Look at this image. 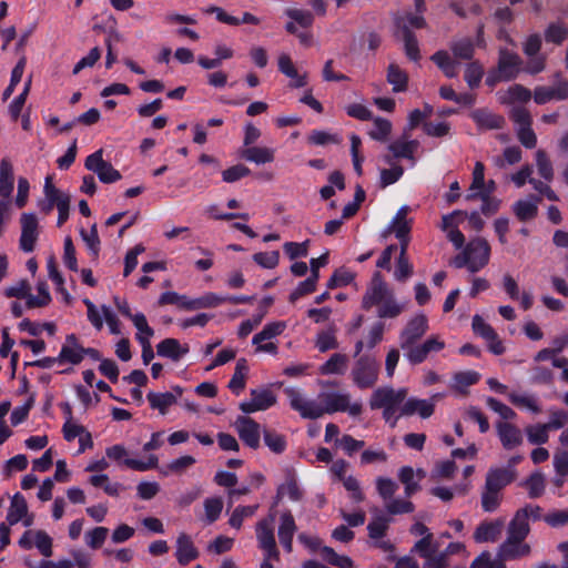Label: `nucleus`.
Here are the masks:
<instances>
[{"mask_svg": "<svg viewBox=\"0 0 568 568\" xmlns=\"http://www.w3.org/2000/svg\"><path fill=\"white\" fill-rule=\"evenodd\" d=\"M285 395L290 400L291 407L298 412L303 418L316 419L324 414H333L335 412H347L351 416L356 417L361 415L363 406L361 403L351 404V396L348 394H322V402L324 405L308 400L303 397L301 392L293 387L284 389Z\"/></svg>", "mask_w": 568, "mask_h": 568, "instance_id": "1", "label": "nucleus"}, {"mask_svg": "<svg viewBox=\"0 0 568 568\" xmlns=\"http://www.w3.org/2000/svg\"><path fill=\"white\" fill-rule=\"evenodd\" d=\"M516 464H507L505 467L490 468L486 475V483L484 491L481 493V507L486 513L495 511L501 501L499 493L516 477Z\"/></svg>", "mask_w": 568, "mask_h": 568, "instance_id": "2", "label": "nucleus"}, {"mask_svg": "<svg viewBox=\"0 0 568 568\" xmlns=\"http://www.w3.org/2000/svg\"><path fill=\"white\" fill-rule=\"evenodd\" d=\"M521 63L523 61L517 53L507 49H500L497 67L488 72L486 84L493 88L498 82L516 79Z\"/></svg>", "mask_w": 568, "mask_h": 568, "instance_id": "3", "label": "nucleus"}, {"mask_svg": "<svg viewBox=\"0 0 568 568\" xmlns=\"http://www.w3.org/2000/svg\"><path fill=\"white\" fill-rule=\"evenodd\" d=\"M30 285L28 281L21 280L16 285L10 286L6 290V296L8 297H17V298H27L26 305L28 308L34 307H43L47 306L51 302V296L48 290V286L44 282H40L37 285L38 292H40V297H36L30 293Z\"/></svg>", "mask_w": 568, "mask_h": 568, "instance_id": "4", "label": "nucleus"}, {"mask_svg": "<svg viewBox=\"0 0 568 568\" xmlns=\"http://www.w3.org/2000/svg\"><path fill=\"white\" fill-rule=\"evenodd\" d=\"M378 372L377 361L373 356L363 355L356 361L351 375L359 388H371L377 382Z\"/></svg>", "mask_w": 568, "mask_h": 568, "instance_id": "5", "label": "nucleus"}, {"mask_svg": "<svg viewBox=\"0 0 568 568\" xmlns=\"http://www.w3.org/2000/svg\"><path fill=\"white\" fill-rule=\"evenodd\" d=\"M87 170L94 172L102 183H113L121 179V173L113 165L103 160V150L90 154L84 162Z\"/></svg>", "mask_w": 568, "mask_h": 568, "instance_id": "6", "label": "nucleus"}, {"mask_svg": "<svg viewBox=\"0 0 568 568\" xmlns=\"http://www.w3.org/2000/svg\"><path fill=\"white\" fill-rule=\"evenodd\" d=\"M407 388L394 389L392 386H383L376 388L369 398V407L372 409L379 408H399L407 396Z\"/></svg>", "mask_w": 568, "mask_h": 568, "instance_id": "7", "label": "nucleus"}, {"mask_svg": "<svg viewBox=\"0 0 568 568\" xmlns=\"http://www.w3.org/2000/svg\"><path fill=\"white\" fill-rule=\"evenodd\" d=\"M392 290L388 288L386 282L383 280L379 272H375L369 286L362 298V307L366 311L373 306H379L390 294Z\"/></svg>", "mask_w": 568, "mask_h": 568, "instance_id": "8", "label": "nucleus"}, {"mask_svg": "<svg viewBox=\"0 0 568 568\" xmlns=\"http://www.w3.org/2000/svg\"><path fill=\"white\" fill-rule=\"evenodd\" d=\"M21 236L20 248L30 253L34 250L39 237V221L34 213H22L20 217Z\"/></svg>", "mask_w": 568, "mask_h": 568, "instance_id": "9", "label": "nucleus"}, {"mask_svg": "<svg viewBox=\"0 0 568 568\" xmlns=\"http://www.w3.org/2000/svg\"><path fill=\"white\" fill-rule=\"evenodd\" d=\"M273 517L270 519H262L256 525V537L260 548L267 555V557L280 558V551L276 547L274 537V529L272 526Z\"/></svg>", "mask_w": 568, "mask_h": 568, "instance_id": "10", "label": "nucleus"}, {"mask_svg": "<svg viewBox=\"0 0 568 568\" xmlns=\"http://www.w3.org/2000/svg\"><path fill=\"white\" fill-rule=\"evenodd\" d=\"M555 87H537L534 91V100L537 104H545L551 100L562 101L568 99V82L560 73L556 74Z\"/></svg>", "mask_w": 568, "mask_h": 568, "instance_id": "11", "label": "nucleus"}, {"mask_svg": "<svg viewBox=\"0 0 568 568\" xmlns=\"http://www.w3.org/2000/svg\"><path fill=\"white\" fill-rule=\"evenodd\" d=\"M428 329V322L425 314L413 317L400 333V347L406 349L415 344Z\"/></svg>", "mask_w": 568, "mask_h": 568, "instance_id": "12", "label": "nucleus"}, {"mask_svg": "<svg viewBox=\"0 0 568 568\" xmlns=\"http://www.w3.org/2000/svg\"><path fill=\"white\" fill-rule=\"evenodd\" d=\"M466 251L470 261V273H476L487 265L489 261L490 247L485 239H476L466 245Z\"/></svg>", "mask_w": 568, "mask_h": 568, "instance_id": "13", "label": "nucleus"}, {"mask_svg": "<svg viewBox=\"0 0 568 568\" xmlns=\"http://www.w3.org/2000/svg\"><path fill=\"white\" fill-rule=\"evenodd\" d=\"M251 399L240 404V409L245 414L265 410L276 403V396L267 388L252 389Z\"/></svg>", "mask_w": 568, "mask_h": 568, "instance_id": "14", "label": "nucleus"}, {"mask_svg": "<svg viewBox=\"0 0 568 568\" xmlns=\"http://www.w3.org/2000/svg\"><path fill=\"white\" fill-rule=\"evenodd\" d=\"M234 427L240 438L251 448L260 446V425L251 417L239 416L234 422Z\"/></svg>", "mask_w": 568, "mask_h": 568, "instance_id": "15", "label": "nucleus"}, {"mask_svg": "<svg viewBox=\"0 0 568 568\" xmlns=\"http://www.w3.org/2000/svg\"><path fill=\"white\" fill-rule=\"evenodd\" d=\"M444 346V342L438 341L436 337H430L420 345L413 344L410 347L406 348L405 356L412 364H420L427 358L430 352H438L443 349Z\"/></svg>", "mask_w": 568, "mask_h": 568, "instance_id": "16", "label": "nucleus"}, {"mask_svg": "<svg viewBox=\"0 0 568 568\" xmlns=\"http://www.w3.org/2000/svg\"><path fill=\"white\" fill-rule=\"evenodd\" d=\"M83 346L74 334L67 335L65 343L62 345L58 359L60 364L70 363L78 365L83 359Z\"/></svg>", "mask_w": 568, "mask_h": 568, "instance_id": "17", "label": "nucleus"}, {"mask_svg": "<svg viewBox=\"0 0 568 568\" xmlns=\"http://www.w3.org/2000/svg\"><path fill=\"white\" fill-rule=\"evenodd\" d=\"M200 552L194 546L192 537L181 532L176 538L175 558L181 566H186L199 557Z\"/></svg>", "mask_w": 568, "mask_h": 568, "instance_id": "18", "label": "nucleus"}, {"mask_svg": "<svg viewBox=\"0 0 568 568\" xmlns=\"http://www.w3.org/2000/svg\"><path fill=\"white\" fill-rule=\"evenodd\" d=\"M284 13L291 19V21L285 24V31L290 34L296 36L298 32L297 26L306 29L310 28L314 21V16L308 10L287 8Z\"/></svg>", "mask_w": 568, "mask_h": 568, "instance_id": "19", "label": "nucleus"}, {"mask_svg": "<svg viewBox=\"0 0 568 568\" xmlns=\"http://www.w3.org/2000/svg\"><path fill=\"white\" fill-rule=\"evenodd\" d=\"M394 23H395L396 28L400 29L403 32V40H404L406 55L413 61H418L420 59V52H419V47H418V41H417L416 36L408 28L403 16H396L394 18Z\"/></svg>", "mask_w": 568, "mask_h": 568, "instance_id": "20", "label": "nucleus"}, {"mask_svg": "<svg viewBox=\"0 0 568 568\" xmlns=\"http://www.w3.org/2000/svg\"><path fill=\"white\" fill-rule=\"evenodd\" d=\"M434 410L435 404L433 400L410 397L399 407V416L418 414L422 418H428L434 414Z\"/></svg>", "mask_w": 568, "mask_h": 568, "instance_id": "21", "label": "nucleus"}, {"mask_svg": "<svg viewBox=\"0 0 568 568\" xmlns=\"http://www.w3.org/2000/svg\"><path fill=\"white\" fill-rule=\"evenodd\" d=\"M526 509H518L510 520L507 529V538L524 541L530 531Z\"/></svg>", "mask_w": 568, "mask_h": 568, "instance_id": "22", "label": "nucleus"}, {"mask_svg": "<svg viewBox=\"0 0 568 568\" xmlns=\"http://www.w3.org/2000/svg\"><path fill=\"white\" fill-rule=\"evenodd\" d=\"M296 531V525L291 511H285L281 515L278 526V539L283 548L292 551L293 537Z\"/></svg>", "mask_w": 568, "mask_h": 568, "instance_id": "23", "label": "nucleus"}, {"mask_svg": "<svg viewBox=\"0 0 568 568\" xmlns=\"http://www.w3.org/2000/svg\"><path fill=\"white\" fill-rule=\"evenodd\" d=\"M496 427L504 448L513 449L521 444L523 435L517 426L510 423L499 422Z\"/></svg>", "mask_w": 568, "mask_h": 568, "instance_id": "24", "label": "nucleus"}, {"mask_svg": "<svg viewBox=\"0 0 568 568\" xmlns=\"http://www.w3.org/2000/svg\"><path fill=\"white\" fill-rule=\"evenodd\" d=\"M189 353V346H182L176 338H165L156 345V354L178 362Z\"/></svg>", "mask_w": 568, "mask_h": 568, "instance_id": "25", "label": "nucleus"}, {"mask_svg": "<svg viewBox=\"0 0 568 568\" xmlns=\"http://www.w3.org/2000/svg\"><path fill=\"white\" fill-rule=\"evenodd\" d=\"M470 118L475 121L479 129L484 130L501 129L505 124L503 116L494 114L487 109H476L471 111Z\"/></svg>", "mask_w": 568, "mask_h": 568, "instance_id": "26", "label": "nucleus"}, {"mask_svg": "<svg viewBox=\"0 0 568 568\" xmlns=\"http://www.w3.org/2000/svg\"><path fill=\"white\" fill-rule=\"evenodd\" d=\"M501 520L483 521L477 526L474 532V539L476 542L496 541L501 534Z\"/></svg>", "mask_w": 568, "mask_h": 568, "instance_id": "27", "label": "nucleus"}, {"mask_svg": "<svg viewBox=\"0 0 568 568\" xmlns=\"http://www.w3.org/2000/svg\"><path fill=\"white\" fill-rule=\"evenodd\" d=\"M274 300L272 296L264 297L258 305L257 314H254L252 320H247L242 322L239 328L240 337L247 336L260 323L263 317L266 315L268 307L273 304Z\"/></svg>", "mask_w": 568, "mask_h": 568, "instance_id": "28", "label": "nucleus"}, {"mask_svg": "<svg viewBox=\"0 0 568 568\" xmlns=\"http://www.w3.org/2000/svg\"><path fill=\"white\" fill-rule=\"evenodd\" d=\"M400 483L405 486L406 496L413 495L419 489L418 481L425 477L423 469H417L415 473L410 466H404L398 474Z\"/></svg>", "mask_w": 568, "mask_h": 568, "instance_id": "29", "label": "nucleus"}, {"mask_svg": "<svg viewBox=\"0 0 568 568\" xmlns=\"http://www.w3.org/2000/svg\"><path fill=\"white\" fill-rule=\"evenodd\" d=\"M408 206H402L394 216L390 225L385 231L384 236L394 233L396 237H406L410 232V221L406 219Z\"/></svg>", "mask_w": 568, "mask_h": 568, "instance_id": "30", "label": "nucleus"}, {"mask_svg": "<svg viewBox=\"0 0 568 568\" xmlns=\"http://www.w3.org/2000/svg\"><path fill=\"white\" fill-rule=\"evenodd\" d=\"M386 80L395 93L405 92L408 88V74L395 63L388 65Z\"/></svg>", "mask_w": 568, "mask_h": 568, "instance_id": "31", "label": "nucleus"}, {"mask_svg": "<svg viewBox=\"0 0 568 568\" xmlns=\"http://www.w3.org/2000/svg\"><path fill=\"white\" fill-rule=\"evenodd\" d=\"M223 304V298L215 293H207L199 298L187 300L181 303V307L187 311L216 307Z\"/></svg>", "mask_w": 568, "mask_h": 568, "instance_id": "32", "label": "nucleus"}, {"mask_svg": "<svg viewBox=\"0 0 568 568\" xmlns=\"http://www.w3.org/2000/svg\"><path fill=\"white\" fill-rule=\"evenodd\" d=\"M520 486L527 489L529 498L536 499L545 493L546 478L540 471L536 470L523 480Z\"/></svg>", "mask_w": 568, "mask_h": 568, "instance_id": "33", "label": "nucleus"}, {"mask_svg": "<svg viewBox=\"0 0 568 568\" xmlns=\"http://www.w3.org/2000/svg\"><path fill=\"white\" fill-rule=\"evenodd\" d=\"M64 438L69 442L73 440L75 437L80 436L79 452H84L88 446H92V439L89 433L85 436H82L84 433V427L78 424H74L72 420H65L63 425Z\"/></svg>", "mask_w": 568, "mask_h": 568, "instance_id": "34", "label": "nucleus"}, {"mask_svg": "<svg viewBox=\"0 0 568 568\" xmlns=\"http://www.w3.org/2000/svg\"><path fill=\"white\" fill-rule=\"evenodd\" d=\"M418 145H419V143L417 140H410V141L396 140V141L392 142L387 149L390 153H394V155L397 159L403 158V159H408L412 162H414L415 161L414 154H415Z\"/></svg>", "mask_w": 568, "mask_h": 568, "instance_id": "35", "label": "nucleus"}, {"mask_svg": "<svg viewBox=\"0 0 568 568\" xmlns=\"http://www.w3.org/2000/svg\"><path fill=\"white\" fill-rule=\"evenodd\" d=\"M247 373V361L245 358H239L235 365L234 374L229 382L227 387L235 394L241 393L245 388Z\"/></svg>", "mask_w": 568, "mask_h": 568, "instance_id": "36", "label": "nucleus"}, {"mask_svg": "<svg viewBox=\"0 0 568 568\" xmlns=\"http://www.w3.org/2000/svg\"><path fill=\"white\" fill-rule=\"evenodd\" d=\"M13 168L9 160L0 162V196L9 197L13 191Z\"/></svg>", "mask_w": 568, "mask_h": 568, "instance_id": "37", "label": "nucleus"}, {"mask_svg": "<svg viewBox=\"0 0 568 568\" xmlns=\"http://www.w3.org/2000/svg\"><path fill=\"white\" fill-rule=\"evenodd\" d=\"M28 513V505L24 497L17 493L12 499L7 514V520L10 526L18 524Z\"/></svg>", "mask_w": 568, "mask_h": 568, "instance_id": "38", "label": "nucleus"}, {"mask_svg": "<svg viewBox=\"0 0 568 568\" xmlns=\"http://www.w3.org/2000/svg\"><path fill=\"white\" fill-rule=\"evenodd\" d=\"M240 155L242 159L254 162L256 164H264L274 160V152L268 148H246L241 151Z\"/></svg>", "mask_w": 568, "mask_h": 568, "instance_id": "39", "label": "nucleus"}, {"mask_svg": "<svg viewBox=\"0 0 568 568\" xmlns=\"http://www.w3.org/2000/svg\"><path fill=\"white\" fill-rule=\"evenodd\" d=\"M530 546L523 544V541H516L507 538L500 546V555L505 559H517L529 555Z\"/></svg>", "mask_w": 568, "mask_h": 568, "instance_id": "40", "label": "nucleus"}, {"mask_svg": "<svg viewBox=\"0 0 568 568\" xmlns=\"http://www.w3.org/2000/svg\"><path fill=\"white\" fill-rule=\"evenodd\" d=\"M148 400L153 409H158L162 415L166 414L168 408L176 403V395L173 393H155L148 394Z\"/></svg>", "mask_w": 568, "mask_h": 568, "instance_id": "41", "label": "nucleus"}, {"mask_svg": "<svg viewBox=\"0 0 568 568\" xmlns=\"http://www.w3.org/2000/svg\"><path fill=\"white\" fill-rule=\"evenodd\" d=\"M347 362L348 359L346 355L335 353L324 365H322L321 373L325 375L344 374L347 367Z\"/></svg>", "mask_w": 568, "mask_h": 568, "instance_id": "42", "label": "nucleus"}, {"mask_svg": "<svg viewBox=\"0 0 568 568\" xmlns=\"http://www.w3.org/2000/svg\"><path fill=\"white\" fill-rule=\"evenodd\" d=\"M513 211L519 221L526 222L537 216L538 207L535 202L520 200L514 204Z\"/></svg>", "mask_w": 568, "mask_h": 568, "instance_id": "43", "label": "nucleus"}, {"mask_svg": "<svg viewBox=\"0 0 568 568\" xmlns=\"http://www.w3.org/2000/svg\"><path fill=\"white\" fill-rule=\"evenodd\" d=\"M336 327L334 325L329 326L327 331L321 332L316 337V347L321 353H325L329 349H335L338 347L337 339L335 337Z\"/></svg>", "mask_w": 568, "mask_h": 568, "instance_id": "44", "label": "nucleus"}, {"mask_svg": "<svg viewBox=\"0 0 568 568\" xmlns=\"http://www.w3.org/2000/svg\"><path fill=\"white\" fill-rule=\"evenodd\" d=\"M450 50L455 58L471 60L475 53L474 42L466 38L450 43Z\"/></svg>", "mask_w": 568, "mask_h": 568, "instance_id": "45", "label": "nucleus"}, {"mask_svg": "<svg viewBox=\"0 0 568 568\" xmlns=\"http://www.w3.org/2000/svg\"><path fill=\"white\" fill-rule=\"evenodd\" d=\"M287 496L293 501H298L302 498V491L300 490L294 475L291 473L287 475L284 484L277 487V497Z\"/></svg>", "mask_w": 568, "mask_h": 568, "instance_id": "46", "label": "nucleus"}, {"mask_svg": "<svg viewBox=\"0 0 568 568\" xmlns=\"http://www.w3.org/2000/svg\"><path fill=\"white\" fill-rule=\"evenodd\" d=\"M403 312V306L399 305L392 293L377 310V316L379 318H395Z\"/></svg>", "mask_w": 568, "mask_h": 568, "instance_id": "47", "label": "nucleus"}, {"mask_svg": "<svg viewBox=\"0 0 568 568\" xmlns=\"http://www.w3.org/2000/svg\"><path fill=\"white\" fill-rule=\"evenodd\" d=\"M264 444L274 453L280 454L285 450L286 440L285 437L277 432L268 428L263 430Z\"/></svg>", "mask_w": 568, "mask_h": 568, "instance_id": "48", "label": "nucleus"}, {"mask_svg": "<svg viewBox=\"0 0 568 568\" xmlns=\"http://www.w3.org/2000/svg\"><path fill=\"white\" fill-rule=\"evenodd\" d=\"M433 534H427L415 542L410 549V554H417L420 558L429 557V554L436 552L438 545L433 542Z\"/></svg>", "mask_w": 568, "mask_h": 568, "instance_id": "49", "label": "nucleus"}, {"mask_svg": "<svg viewBox=\"0 0 568 568\" xmlns=\"http://www.w3.org/2000/svg\"><path fill=\"white\" fill-rule=\"evenodd\" d=\"M285 328V324L283 322H273L266 324L263 329L255 334L253 337V344H260L264 341H270L273 337L280 335Z\"/></svg>", "mask_w": 568, "mask_h": 568, "instance_id": "50", "label": "nucleus"}, {"mask_svg": "<svg viewBox=\"0 0 568 568\" xmlns=\"http://www.w3.org/2000/svg\"><path fill=\"white\" fill-rule=\"evenodd\" d=\"M484 75V68L479 61H471L465 70V81L470 89H475L480 84Z\"/></svg>", "mask_w": 568, "mask_h": 568, "instance_id": "51", "label": "nucleus"}, {"mask_svg": "<svg viewBox=\"0 0 568 568\" xmlns=\"http://www.w3.org/2000/svg\"><path fill=\"white\" fill-rule=\"evenodd\" d=\"M43 192L45 199L53 205L58 207V203L60 201H68L70 199V195L60 191L58 187H55L52 183V178L47 176L44 181Z\"/></svg>", "mask_w": 568, "mask_h": 568, "instance_id": "52", "label": "nucleus"}, {"mask_svg": "<svg viewBox=\"0 0 568 568\" xmlns=\"http://www.w3.org/2000/svg\"><path fill=\"white\" fill-rule=\"evenodd\" d=\"M568 38V28L562 23H550L545 31L547 42L561 44Z\"/></svg>", "mask_w": 568, "mask_h": 568, "instance_id": "53", "label": "nucleus"}, {"mask_svg": "<svg viewBox=\"0 0 568 568\" xmlns=\"http://www.w3.org/2000/svg\"><path fill=\"white\" fill-rule=\"evenodd\" d=\"M479 381V374L474 371L459 372L454 375V387L460 392L476 384Z\"/></svg>", "mask_w": 568, "mask_h": 568, "instance_id": "54", "label": "nucleus"}, {"mask_svg": "<svg viewBox=\"0 0 568 568\" xmlns=\"http://www.w3.org/2000/svg\"><path fill=\"white\" fill-rule=\"evenodd\" d=\"M374 130L369 132V136L373 140L376 141H386L390 131H392V123L390 121L383 119V118H376L374 120Z\"/></svg>", "mask_w": 568, "mask_h": 568, "instance_id": "55", "label": "nucleus"}, {"mask_svg": "<svg viewBox=\"0 0 568 568\" xmlns=\"http://www.w3.org/2000/svg\"><path fill=\"white\" fill-rule=\"evenodd\" d=\"M310 240H306L302 243L297 242H286L283 245V250L285 254L290 257V260H296L297 257H305L308 254Z\"/></svg>", "mask_w": 568, "mask_h": 568, "instance_id": "56", "label": "nucleus"}, {"mask_svg": "<svg viewBox=\"0 0 568 568\" xmlns=\"http://www.w3.org/2000/svg\"><path fill=\"white\" fill-rule=\"evenodd\" d=\"M256 508L257 506H237L229 519L230 526L235 529H240L244 518L251 517Z\"/></svg>", "mask_w": 568, "mask_h": 568, "instance_id": "57", "label": "nucleus"}, {"mask_svg": "<svg viewBox=\"0 0 568 568\" xmlns=\"http://www.w3.org/2000/svg\"><path fill=\"white\" fill-rule=\"evenodd\" d=\"M548 432L549 429L545 424H537L526 428L528 440L534 445L545 444L548 440Z\"/></svg>", "mask_w": 568, "mask_h": 568, "instance_id": "58", "label": "nucleus"}, {"mask_svg": "<svg viewBox=\"0 0 568 568\" xmlns=\"http://www.w3.org/2000/svg\"><path fill=\"white\" fill-rule=\"evenodd\" d=\"M108 532L109 529L105 527H95L85 534V544L92 549H99L103 545Z\"/></svg>", "mask_w": 568, "mask_h": 568, "instance_id": "59", "label": "nucleus"}, {"mask_svg": "<svg viewBox=\"0 0 568 568\" xmlns=\"http://www.w3.org/2000/svg\"><path fill=\"white\" fill-rule=\"evenodd\" d=\"M403 174H404V169L402 165H393V168L381 170V172H379L381 187L384 189L390 184H394L402 178Z\"/></svg>", "mask_w": 568, "mask_h": 568, "instance_id": "60", "label": "nucleus"}, {"mask_svg": "<svg viewBox=\"0 0 568 568\" xmlns=\"http://www.w3.org/2000/svg\"><path fill=\"white\" fill-rule=\"evenodd\" d=\"M388 529V518L378 516L367 525L368 536L372 539H379L386 535Z\"/></svg>", "mask_w": 568, "mask_h": 568, "instance_id": "61", "label": "nucleus"}, {"mask_svg": "<svg viewBox=\"0 0 568 568\" xmlns=\"http://www.w3.org/2000/svg\"><path fill=\"white\" fill-rule=\"evenodd\" d=\"M205 516L209 524L215 523L223 509V501L219 497L207 498L204 501Z\"/></svg>", "mask_w": 568, "mask_h": 568, "instance_id": "62", "label": "nucleus"}, {"mask_svg": "<svg viewBox=\"0 0 568 568\" xmlns=\"http://www.w3.org/2000/svg\"><path fill=\"white\" fill-rule=\"evenodd\" d=\"M354 277L355 275L352 272L346 271L345 268H338L329 277L327 282V288L333 290L336 287L346 286L354 280Z\"/></svg>", "mask_w": 568, "mask_h": 568, "instance_id": "63", "label": "nucleus"}, {"mask_svg": "<svg viewBox=\"0 0 568 568\" xmlns=\"http://www.w3.org/2000/svg\"><path fill=\"white\" fill-rule=\"evenodd\" d=\"M253 261L264 268H274L278 265L280 253L278 251L255 253Z\"/></svg>", "mask_w": 568, "mask_h": 568, "instance_id": "64", "label": "nucleus"}]
</instances>
